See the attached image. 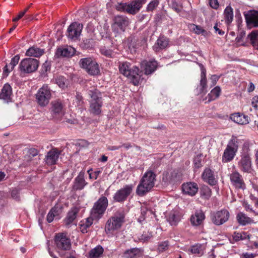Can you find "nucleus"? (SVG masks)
<instances>
[{"instance_id": "obj_1", "label": "nucleus", "mask_w": 258, "mask_h": 258, "mask_svg": "<svg viewBox=\"0 0 258 258\" xmlns=\"http://www.w3.org/2000/svg\"><path fill=\"white\" fill-rule=\"evenodd\" d=\"M156 174L152 171L145 173L137 186L136 192L140 196H143L150 191L155 185Z\"/></svg>"}, {"instance_id": "obj_2", "label": "nucleus", "mask_w": 258, "mask_h": 258, "mask_svg": "<svg viewBox=\"0 0 258 258\" xmlns=\"http://www.w3.org/2000/svg\"><path fill=\"white\" fill-rule=\"evenodd\" d=\"M125 211L123 209H119L107 221L105 230L109 233L120 228L124 222Z\"/></svg>"}, {"instance_id": "obj_3", "label": "nucleus", "mask_w": 258, "mask_h": 258, "mask_svg": "<svg viewBox=\"0 0 258 258\" xmlns=\"http://www.w3.org/2000/svg\"><path fill=\"white\" fill-rule=\"evenodd\" d=\"M120 72L131 80L134 85H138L141 80L139 69L136 66L131 67V64L127 61L122 62L119 66Z\"/></svg>"}, {"instance_id": "obj_4", "label": "nucleus", "mask_w": 258, "mask_h": 258, "mask_svg": "<svg viewBox=\"0 0 258 258\" xmlns=\"http://www.w3.org/2000/svg\"><path fill=\"white\" fill-rule=\"evenodd\" d=\"M88 94L91 98L90 102V112L96 115L99 114L102 105L101 93L97 89H94L89 90Z\"/></svg>"}, {"instance_id": "obj_5", "label": "nucleus", "mask_w": 258, "mask_h": 258, "mask_svg": "<svg viewBox=\"0 0 258 258\" xmlns=\"http://www.w3.org/2000/svg\"><path fill=\"white\" fill-rule=\"evenodd\" d=\"M108 205V201L104 196L101 197L94 204L90 215L95 220H99L104 215Z\"/></svg>"}, {"instance_id": "obj_6", "label": "nucleus", "mask_w": 258, "mask_h": 258, "mask_svg": "<svg viewBox=\"0 0 258 258\" xmlns=\"http://www.w3.org/2000/svg\"><path fill=\"white\" fill-rule=\"evenodd\" d=\"M146 0H135L130 3H118L116 6V9L121 12L135 15L142 8L143 5L146 3Z\"/></svg>"}, {"instance_id": "obj_7", "label": "nucleus", "mask_w": 258, "mask_h": 258, "mask_svg": "<svg viewBox=\"0 0 258 258\" xmlns=\"http://www.w3.org/2000/svg\"><path fill=\"white\" fill-rule=\"evenodd\" d=\"M81 68L91 76H96L99 74L100 69L97 62L91 57L81 58L79 61Z\"/></svg>"}, {"instance_id": "obj_8", "label": "nucleus", "mask_w": 258, "mask_h": 258, "mask_svg": "<svg viewBox=\"0 0 258 258\" xmlns=\"http://www.w3.org/2000/svg\"><path fill=\"white\" fill-rule=\"evenodd\" d=\"M51 97V90L47 85H43L36 94L37 102L42 107L46 106L49 103Z\"/></svg>"}, {"instance_id": "obj_9", "label": "nucleus", "mask_w": 258, "mask_h": 258, "mask_svg": "<svg viewBox=\"0 0 258 258\" xmlns=\"http://www.w3.org/2000/svg\"><path fill=\"white\" fill-rule=\"evenodd\" d=\"M54 241L59 255L62 258H64V254L60 251L70 249L71 246L70 240L64 234L59 233L55 235Z\"/></svg>"}, {"instance_id": "obj_10", "label": "nucleus", "mask_w": 258, "mask_h": 258, "mask_svg": "<svg viewBox=\"0 0 258 258\" xmlns=\"http://www.w3.org/2000/svg\"><path fill=\"white\" fill-rule=\"evenodd\" d=\"M39 66L37 59L32 58H26L21 60L19 64L21 71L25 73H31L36 71Z\"/></svg>"}, {"instance_id": "obj_11", "label": "nucleus", "mask_w": 258, "mask_h": 258, "mask_svg": "<svg viewBox=\"0 0 258 258\" xmlns=\"http://www.w3.org/2000/svg\"><path fill=\"white\" fill-rule=\"evenodd\" d=\"M229 218V213L226 210H221L211 214V220L213 224L220 226L227 222Z\"/></svg>"}, {"instance_id": "obj_12", "label": "nucleus", "mask_w": 258, "mask_h": 258, "mask_svg": "<svg viewBox=\"0 0 258 258\" xmlns=\"http://www.w3.org/2000/svg\"><path fill=\"white\" fill-rule=\"evenodd\" d=\"M133 186L132 184L126 185L118 190L113 196V199L117 202H123L133 191Z\"/></svg>"}, {"instance_id": "obj_13", "label": "nucleus", "mask_w": 258, "mask_h": 258, "mask_svg": "<svg viewBox=\"0 0 258 258\" xmlns=\"http://www.w3.org/2000/svg\"><path fill=\"white\" fill-rule=\"evenodd\" d=\"M83 25L80 23L74 22L71 24L67 30V36L71 39H76L80 35Z\"/></svg>"}, {"instance_id": "obj_14", "label": "nucleus", "mask_w": 258, "mask_h": 258, "mask_svg": "<svg viewBox=\"0 0 258 258\" xmlns=\"http://www.w3.org/2000/svg\"><path fill=\"white\" fill-rule=\"evenodd\" d=\"M114 29H117V32H123L128 24V19L123 16H117L114 19Z\"/></svg>"}, {"instance_id": "obj_15", "label": "nucleus", "mask_w": 258, "mask_h": 258, "mask_svg": "<svg viewBox=\"0 0 258 258\" xmlns=\"http://www.w3.org/2000/svg\"><path fill=\"white\" fill-rule=\"evenodd\" d=\"M231 184L236 188L244 189L245 185L242 176L237 171L232 172L230 175Z\"/></svg>"}, {"instance_id": "obj_16", "label": "nucleus", "mask_w": 258, "mask_h": 258, "mask_svg": "<svg viewBox=\"0 0 258 258\" xmlns=\"http://www.w3.org/2000/svg\"><path fill=\"white\" fill-rule=\"evenodd\" d=\"M179 179V175L176 170L165 172L163 173L162 180L164 185L174 183Z\"/></svg>"}, {"instance_id": "obj_17", "label": "nucleus", "mask_w": 258, "mask_h": 258, "mask_svg": "<svg viewBox=\"0 0 258 258\" xmlns=\"http://www.w3.org/2000/svg\"><path fill=\"white\" fill-rule=\"evenodd\" d=\"M60 154V151L56 148H53L50 150L45 157L46 163L49 165L55 164Z\"/></svg>"}, {"instance_id": "obj_18", "label": "nucleus", "mask_w": 258, "mask_h": 258, "mask_svg": "<svg viewBox=\"0 0 258 258\" xmlns=\"http://www.w3.org/2000/svg\"><path fill=\"white\" fill-rule=\"evenodd\" d=\"M238 165L243 171L250 172L251 170V161L250 156L248 154L243 155Z\"/></svg>"}, {"instance_id": "obj_19", "label": "nucleus", "mask_w": 258, "mask_h": 258, "mask_svg": "<svg viewBox=\"0 0 258 258\" xmlns=\"http://www.w3.org/2000/svg\"><path fill=\"white\" fill-rule=\"evenodd\" d=\"M141 66L144 69L145 74L148 75L155 71L158 67V63L155 60L150 61L145 60L141 63Z\"/></svg>"}, {"instance_id": "obj_20", "label": "nucleus", "mask_w": 258, "mask_h": 258, "mask_svg": "<svg viewBox=\"0 0 258 258\" xmlns=\"http://www.w3.org/2000/svg\"><path fill=\"white\" fill-rule=\"evenodd\" d=\"M75 49L71 46L59 47L57 49L55 53V56L57 57H69L72 56L75 53Z\"/></svg>"}, {"instance_id": "obj_21", "label": "nucleus", "mask_w": 258, "mask_h": 258, "mask_svg": "<svg viewBox=\"0 0 258 258\" xmlns=\"http://www.w3.org/2000/svg\"><path fill=\"white\" fill-rule=\"evenodd\" d=\"M182 189L184 194L194 196L198 192L199 188L196 183L189 182L183 183L182 185Z\"/></svg>"}, {"instance_id": "obj_22", "label": "nucleus", "mask_w": 258, "mask_h": 258, "mask_svg": "<svg viewBox=\"0 0 258 258\" xmlns=\"http://www.w3.org/2000/svg\"><path fill=\"white\" fill-rule=\"evenodd\" d=\"M85 173L80 172L78 175L75 178L73 188L74 190H82L87 184V182L84 178Z\"/></svg>"}, {"instance_id": "obj_23", "label": "nucleus", "mask_w": 258, "mask_h": 258, "mask_svg": "<svg viewBox=\"0 0 258 258\" xmlns=\"http://www.w3.org/2000/svg\"><path fill=\"white\" fill-rule=\"evenodd\" d=\"M202 178L205 181L207 182L211 185H215L217 182L213 171L209 168L205 169L202 174Z\"/></svg>"}, {"instance_id": "obj_24", "label": "nucleus", "mask_w": 258, "mask_h": 258, "mask_svg": "<svg viewBox=\"0 0 258 258\" xmlns=\"http://www.w3.org/2000/svg\"><path fill=\"white\" fill-rule=\"evenodd\" d=\"M247 24L250 27H258V12L253 11L245 15Z\"/></svg>"}, {"instance_id": "obj_25", "label": "nucleus", "mask_w": 258, "mask_h": 258, "mask_svg": "<svg viewBox=\"0 0 258 258\" xmlns=\"http://www.w3.org/2000/svg\"><path fill=\"white\" fill-rule=\"evenodd\" d=\"M169 45V40L164 36H160L153 46L154 50L158 52L160 50L166 48Z\"/></svg>"}, {"instance_id": "obj_26", "label": "nucleus", "mask_w": 258, "mask_h": 258, "mask_svg": "<svg viewBox=\"0 0 258 258\" xmlns=\"http://www.w3.org/2000/svg\"><path fill=\"white\" fill-rule=\"evenodd\" d=\"M205 218V214L201 210L197 211L195 213L191 216L190 221L194 226L201 225Z\"/></svg>"}, {"instance_id": "obj_27", "label": "nucleus", "mask_w": 258, "mask_h": 258, "mask_svg": "<svg viewBox=\"0 0 258 258\" xmlns=\"http://www.w3.org/2000/svg\"><path fill=\"white\" fill-rule=\"evenodd\" d=\"M167 220L171 225L175 226L180 220V215L178 211L172 210L167 215Z\"/></svg>"}, {"instance_id": "obj_28", "label": "nucleus", "mask_w": 258, "mask_h": 258, "mask_svg": "<svg viewBox=\"0 0 258 258\" xmlns=\"http://www.w3.org/2000/svg\"><path fill=\"white\" fill-rule=\"evenodd\" d=\"M230 118L231 120L238 124H244L249 122L248 117L239 113L231 114Z\"/></svg>"}, {"instance_id": "obj_29", "label": "nucleus", "mask_w": 258, "mask_h": 258, "mask_svg": "<svg viewBox=\"0 0 258 258\" xmlns=\"http://www.w3.org/2000/svg\"><path fill=\"white\" fill-rule=\"evenodd\" d=\"M12 88L8 84H6L3 86L0 93V98L6 102H8L12 95Z\"/></svg>"}, {"instance_id": "obj_30", "label": "nucleus", "mask_w": 258, "mask_h": 258, "mask_svg": "<svg viewBox=\"0 0 258 258\" xmlns=\"http://www.w3.org/2000/svg\"><path fill=\"white\" fill-rule=\"evenodd\" d=\"M20 60L19 55H16L11 59V61L9 65L6 64L4 68V75L7 76L8 74L12 71L14 67L18 63Z\"/></svg>"}, {"instance_id": "obj_31", "label": "nucleus", "mask_w": 258, "mask_h": 258, "mask_svg": "<svg viewBox=\"0 0 258 258\" xmlns=\"http://www.w3.org/2000/svg\"><path fill=\"white\" fill-rule=\"evenodd\" d=\"M93 220L95 219L90 215L89 217L81 221L79 224L81 231L83 233H87L88 229L92 225Z\"/></svg>"}, {"instance_id": "obj_32", "label": "nucleus", "mask_w": 258, "mask_h": 258, "mask_svg": "<svg viewBox=\"0 0 258 258\" xmlns=\"http://www.w3.org/2000/svg\"><path fill=\"white\" fill-rule=\"evenodd\" d=\"M44 53V50L43 49L33 46L30 47L27 50L26 55L28 56L38 57L42 55Z\"/></svg>"}, {"instance_id": "obj_33", "label": "nucleus", "mask_w": 258, "mask_h": 258, "mask_svg": "<svg viewBox=\"0 0 258 258\" xmlns=\"http://www.w3.org/2000/svg\"><path fill=\"white\" fill-rule=\"evenodd\" d=\"M236 219L238 223L241 225H246L253 222V220L246 216L242 212H240L237 214Z\"/></svg>"}, {"instance_id": "obj_34", "label": "nucleus", "mask_w": 258, "mask_h": 258, "mask_svg": "<svg viewBox=\"0 0 258 258\" xmlns=\"http://www.w3.org/2000/svg\"><path fill=\"white\" fill-rule=\"evenodd\" d=\"M236 152L226 147L222 156V161L223 162H228L231 161L234 157Z\"/></svg>"}, {"instance_id": "obj_35", "label": "nucleus", "mask_w": 258, "mask_h": 258, "mask_svg": "<svg viewBox=\"0 0 258 258\" xmlns=\"http://www.w3.org/2000/svg\"><path fill=\"white\" fill-rule=\"evenodd\" d=\"M241 143L242 141L240 139H238L236 137L232 136L228 142L227 147L237 152L238 147Z\"/></svg>"}, {"instance_id": "obj_36", "label": "nucleus", "mask_w": 258, "mask_h": 258, "mask_svg": "<svg viewBox=\"0 0 258 258\" xmlns=\"http://www.w3.org/2000/svg\"><path fill=\"white\" fill-rule=\"evenodd\" d=\"M103 251V247L100 245H98L89 251L87 258H99Z\"/></svg>"}, {"instance_id": "obj_37", "label": "nucleus", "mask_w": 258, "mask_h": 258, "mask_svg": "<svg viewBox=\"0 0 258 258\" xmlns=\"http://www.w3.org/2000/svg\"><path fill=\"white\" fill-rule=\"evenodd\" d=\"M140 249L138 248H133L125 251L123 253L124 258H136L140 256Z\"/></svg>"}, {"instance_id": "obj_38", "label": "nucleus", "mask_w": 258, "mask_h": 258, "mask_svg": "<svg viewBox=\"0 0 258 258\" xmlns=\"http://www.w3.org/2000/svg\"><path fill=\"white\" fill-rule=\"evenodd\" d=\"M188 27L191 31H192L198 35L201 34L204 36H206L208 35V32L200 26L190 24L189 25Z\"/></svg>"}, {"instance_id": "obj_39", "label": "nucleus", "mask_w": 258, "mask_h": 258, "mask_svg": "<svg viewBox=\"0 0 258 258\" xmlns=\"http://www.w3.org/2000/svg\"><path fill=\"white\" fill-rule=\"evenodd\" d=\"M224 16L226 24H230L233 19V9L230 7H227L224 10Z\"/></svg>"}, {"instance_id": "obj_40", "label": "nucleus", "mask_w": 258, "mask_h": 258, "mask_svg": "<svg viewBox=\"0 0 258 258\" xmlns=\"http://www.w3.org/2000/svg\"><path fill=\"white\" fill-rule=\"evenodd\" d=\"M221 89L219 86L215 87L208 95V102H210L217 99L220 95Z\"/></svg>"}, {"instance_id": "obj_41", "label": "nucleus", "mask_w": 258, "mask_h": 258, "mask_svg": "<svg viewBox=\"0 0 258 258\" xmlns=\"http://www.w3.org/2000/svg\"><path fill=\"white\" fill-rule=\"evenodd\" d=\"M78 211V210L75 208L69 212L65 220L66 224L69 225L71 224L76 219Z\"/></svg>"}, {"instance_id": "obj_42", "label": "nucleus", "mask_w": 258, "mask_h": 258, "mask_svg": "<svg viewBox=\"0 0 258 258\" xmlns=\"http://www.w3.org/2000/svg\"><path fill=\"white\" fill-rule=\"evenodd\" d=\"M200 86L201 91L203 92L207 88V80L206 78V70L202 67L201 68V75Z\"/></svg>"}, {"instance_id": "obj_43", "label": "nucleus", "mask_w": 258, "mask_h": 258, "mask_svg": "<svg viewBox=\"0 0 258 258\" xmlns=\"http://www.w3.org/2000/svg\"><path fill=\"white\" fill-rule=\"evenodd\" d=\"M211 190L210 188L207 185H203L201 188L200 194L201 196L205 199H208L211 196Z\"/></svg>"}, {"instance_id": "obj_44", "label": "nucleus", "mask_w": 258, "mask_h": 258, "mask_svg": "<svg viewBox=\"0 0 258 258\" xmlns=\"http://www.w3.org/2000/svg\"><path fill=\"white\" fill-rule=\"evenodd\" d=\"M55 83L62 89H64L68 86L67 80L61 76H58L55 79Z\"/></svg>"}, {"instance_id": "obj_45", "label": "nucleus", "mask_w": 258, "mask_h": 258, "mask_svg": "<svg viewBox=\"0 0 258 258\" xmlns=\"http://www.w3.org/2000/svg\"><path fill=\"white\" fill-rule=\"evenodd\" d=\"M52 111L55 114H60L62 110V105L61 102L59 101H54L51 103Z\"/></svg>"}, {"instance_id": "obj_46", "label": "nucleus", "mask_w": 258, "mask_h": 258, "mask_svg": "<svg viewBox=\"0 0 258 258\" xmlns=\"http://www.w3.org/2000/svg\"><path fill=\"white\" fill-rule=\"evenodd\" d=\"M252 45L258 49V32L253 31L248 35Z\"/></svg>"}, {"instance_id": "obj_47", "label": "nucleus", "mask_w": 258, "mask_h": 258, "mask_svg": "<svg viewBox=\"0 0 258 258\" xmlns=\"http://www.w3.org/2000/svg\"><path fill=\"white\" fill-rule=\"evenodd\" d=\"M246 238H249V235L246 233H238L235 232L233 234V239L235 241H238L241 240H244Z\"/></svg>"}, {"instance_id": "obj_48", "label": "nucleus", "mask_w": 258, "mask_h": 258, "mask_svg": "<svg viewBox=\"0 0 258 258\" xmlns=\"http://www.w3.org/2000/svg\"><path fill=\"white\" fill-rule=\"evenodd\" d=\"M100 52L102 54L108 57H112L113 55V53L110 49H108L105 47H102L100 49Z\"/></svg>"}, {"instance_id": "obj_49", "label": "nucleus", "mask_w": 258, "mask_h": 258, "mask_svg": "<svg viewBox=\"0 0 258 258\" xmlns=\"http://www.w3.org/2000/svg\"><path fill=\"white\" fill-rule=\"evenodd\" d=\"M152 236V234L149 232H144L139 237V240L142 242L148 241Z\"/></svg>"}, {"instance_id": "obj_50", "label": "nucleus", "mask_w": 258, "mask_h": 258, "mask_svg": "<svg viewBox=\"0 0 258 258\" xmlns=\"http://www.w3.org/2000/svg\"><path fill=\"white\" fill-rule=\"evenodd\" d=\"M159 5V1L158 0H154L151 2L147 6V10L149 11H152L154 10Z\"/></svg>"}, {"instance_id": "obj_51", "label": "nucleus", "mask_w": 258, "mask_h": 258, "mask_svg": "<svg viewBox=\"0 0 258 258\" xmlns=\"http://www.w3.org/2000/svg\"><path fill=\"white\" fill-rule=\"evenodd\" d=\"M51 211L54 213V215L56 217L58 216L62 212V207L59 205H55Z\"/></svg>"}, {"instance_id": "obj_52", "label": "nucleus", "mask_w": 258, "mask_h": 258, "mask_svg": "<svg viewBox=\"0 0 258 258\" xmlns=\"http://www.w3.org/2000/svg\"><path fill=\"white\" fill-rule=\"evenodd\" d=\"M11 196L15 200L19 199V191L18 189H15L12 191Z\"/></svg>"}, {"instance_id": "obj_53", "label": "nucleus", "mask_w": 258, "mask_h": 258, "mask_svg": "<svg viewBox=\"0 0 258 258\" xmlns=\"http://www.w3.org/2000/svg\"><path fill=\"white\" fill-rule=\"evenodd\" d=\"M29 156L34 157L38 155V151L35 148H31L28 151Z\"/></svg>"}, {"instance_id": "obj_54", "label": "nucleus", "mask_w": 258, "mask_h": 258, "mask_svg": "<svg viewBox=\"0 0 258 258\" xmlns=\"http://www.w3.org/2000/svg\"><path fill=\"white\" fill-rule=\"evenodd\" d=\"M209 4L210 6L215 9H216L219 7V3L217 0H210Z\"/></svg>"}, {"instance_id": "obj_55", "label": "nucleus", "mask_w": 258, "mask_h": 258, "mask_svg": "<svg viewBox=\"0 0 258 258\" xmlns=\"http://www.w3.org/2000/svg\"><path fill=\"white\" fill-rule=\"evenodd\" d=\"M168 246V242L167 241L163 242L159 245L158 248L159 250L161 251H163L167 248Z\"/></svg>"}, {"instance_id": "obj_56", "label": "nucleus", "mask_w": 258, "mask_h": 258, "mask_svg": "<svg viewBox=\"0 0 258 258\" xmlns=\"http://www.w3.org/2000/svg\"><path fill=\"white\" fill-rule=\"evenodd\" d=\"M55 217L56 216L54 215V213H52L50 210L47 216V221L48 222L50 223L53 221Z\"/></svg>"}, {"instance_id": "obj_57", "label": "nucleus", "mask_w": 258, "mask_h": 258, "mask_svg": "<svg viewBox=\"0 0 258 258\" xmlns=\"http://www.w3.org/2000/svg\"><path fill=\"white\" fill-rule=\"evenodd\" d=\"M251 104L255 109H258V96L253 98Z\"/></svg>"}, {"instance_id": "obj_58", "label": "nucleus", "mask_w": 258, "mask_h": 258, "mask_svg": "<svg viewBox=\"0 0 258 258\" xmlns=\"http://www.w3.org/2000/svg\"><path fill=\"white\" fill-rule=\"evenodd\" d=\"M214 29L215 30V33H218L220 35H223L224 34V32L222 30H220L218 27V24H216L214 26Z\"/></svg>"}, {"instance_id": "obj_59", "label": "nucleus", "mask_w": 258, "mask_h": 258, "mask_svg": "<svg viewBox=\"0 0 258 258\" xmlns=\"http://www.w3.org/2000/svg\"><path fill=\"white\" fill-rule=\"evenodd\" d=\"M190 251L193 253H200V248L197 245H194L191 247Z\"/></svg>"}, {"instance_id": "obj_60", "label": "nucleus", "mask_w": 258, "mask_h": 258, "mask_svg": "<svg viewBox=\"0 0 258 258\" xmlns=\"http://www.w3.org/2000/svg\"><path fill=\"white\" fill-rule=\"evenodd\" d=\"M243 207H244V209H245V210H246L247 211H249L251 212H254V211L252 210V208H251V207L247 203H244L243 204Z\"/></svg>"}, {"instance_id": "obj_61", "label": "nucleus", "mask_w": 258, "mask_h": 258, "mask_svg": "<svg viewBox=\"0 0 258 258\" xmlns=\"http://www.w3.org/2000/svg\"><path fill=\"white\" fill-rule=\"evenodd\" d=\"M211 80H212V83H213V85H215V84L216 83V82L219 79V77L217 76V75H213L212 77H211Z\"/></svg>"}, {"instance_id": "obj_62", "label": "nucleus", "mask_w": 258, "mask_h": 258, "mask_svg": "<svg viewBox=\"0 0 258 258\" xmlns=\"http://www.w3.org/2000/svg\"><path fill=\"white\" fill-rule=\"evenodd\" d=\"M120 148V146H108L107 147V149L110 151H114L118 150Z\"/></svg>"}, {"instance_id": "obj_63", "label": "nucleus", "mask_w": 258, "mask_h": 258, "mask_svg": "<svg viewBox=\"0 0 258 258\" xmlns=\"http://www.w3.org/2000/svg\"><path fill=\"white\" fill-rule=\"evenodd\" d=\"M24 15V13L20 12L17 17L14 18L13 20V21L16 22L20 19Z\"/></svg>"}, {"instance_id": "obj_64", "label": "nucleus", "mask_w": 258, "mask_h": 258, "mask_svg": "<svg viewBox=\"0 0 258 258\" xmlns=\"http://www.w3.org/2000/svg\"><path fill=\"white\" fill-rule=\"evenodd\" d=\"M84 42L85 44L87 45L86 47H88L90 46V45L89 44L90 43L91 45H92L91 43L93 42V40L92 39L91 40L86 39V40H84Z\"/></svg>"}]
</instances>
